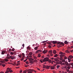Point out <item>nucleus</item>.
<instances>
[{
    "instance_id": "nucleus-1",
    "label": "nucleus",
    "mask_w": 73,
    "mask_h": 73,
    "mask_svg": "<svg viewBox=\"0 0 73 73\" xmlns=\"http://www.w3.org/2000/svg\"><path fill=\"white\" fill-rule=\"evenodd\" d=\"M26 70L28 73H32V72H33V70H32L31 69H29L28 70L26 69Z\"/></svg>"
},
{
    "instance_id": "nucleus-2",
    "label": "nucleus",
    "mask_w": 73,
    "mask_h": 73,
    "mask_svg": "<svg viewBox=\"0 0 73 73\" xmlns=\"http://www.w3.org/2000/svg\"><path fill=\"white\" fill-rule=\"evenodd\" d=\"M7 58H8V59H12V60H13L15 58V57L13 56H10L9 57H7Z\"/></svg>"
},
{
    "instance_id": "nucleus-3",
    "label": "nucleus",
    "mask_w": 73,
    "mask_h": 73,
    "mask_svg": "<svg viewBox=\"0 0 73 73\" xmlns=\"http://www.w3.org/2000/svg\"><path fill=\"white\" fill-rule=\"evenodd\" d=\"M57 44H59V46H60V47H61V45H63V46H64V43L62 42L60 43V42H58L57 43Z\"/></svg>"
},
{
    "instance_id": "nucleus-4",
    "label": "nucleus",
    "mask_w": 73,
    "mask_h": 73,
    "mask_svg": "<svg viewBox=\"0 0 73 73\" xmlns=\"http://www.w3.org/2000/svg\"><path fill=\"white\" fill-rule=\"evenodd\" d=\"M49 60V58L48 57L44 58L43 60V62H45V61H48Z\"/></svg>"
},
{
    "instance_id": "nucleus-5",
    "label": "nucleus",
    "mask_w": 73,
    "mask_h": 73,
    "mask_svg": "<svg viewBox=\"0 0 73 73\" xmlns=\"http://www.w3.org/2000/svg\"><path fill=\"white\" fill-rule=\"evenodd\" d=\"M64 56H65V55H60V58H59V60H62V57H64Z\"/></svg>"
},
{
    "instance_id": "nucleus-6",
    "label": "nucleus",
    "mask_w": 73,
    "mask_h": 73,
    "mask_svg": "<svg viewBox=\"0 0 73 73\" xmlns=\"http://www.w3.org/2000/svg\"><path fill=\"white\" fill-rule=\"evenodd\" d=\"M48 53L50 54L51 56H52L53 54H52V50H50L48 51Z\"/></svg>"
},
{
    "instance_id": "nucleus-7",
    "label": "nucleus",
    "mask_w": 73,
    "mask_h": 73,
    "mask_svg": "<svg viewBox=\"0 0 73 73\" xmlns=\"http://www.w3.org/2000/svg\"><path fill=\"white\" fill-rule=\"evenodd\" d=\"M47 52H48V50H44L43 51V53L44 54H45V53H47Z\"/></svg>"
},
{
    "instance_id": "nucleus-8",
    "label": "nucleus",
    "mask_w": 73,
    "mask_h": 73,
    "mask_svg": "<svg viewBox=\"0 0 73 73\" xmlns=\"http://www.w3.org/2000/svg\"><path fill=\"white\" fill-rule=\"evenodd\" d=\"M68 58H69L70 59H72L73 58V56L72 55H70Z\"/></svg>"
},
{
    "instance_id": "nucleus-9",
    "label": "nucleus",
    "mask_w": 73,
    "mask_h": 73,
    "mask_svg": "<svg viewBox=\"0 0 73 73\" xmlns=\"http://www.w3.org/2000/svg\"><path fill=\"white\" fill-rule=\"evenodd\" d=\"M50 68L51 69H55V67L54 66H51L50 67Z\"/></svg>"
},
{
    "instance_id": "nucleus-10",
    "label": "nucleus",
    "mask_w": 73,
    "mask_h": 73,
    "mask_svg": "<svg viewBox=\"0 0 73 73\" xmlns=\"http://www.w3.org/2000/svg\"><path fill=\"white\" fill-rule=\"evenodd\" d=\"M11 69H12V68H7V72H10V70H11Z\"/></svg>"
},
{
    "instance_id": "nucleus-11",
    "label": "nucleus",
    "mask_w": 73,
    "mask_h": 73,
    "mask_svg": "<svg viewBox=\"0 0 73 73\" xmlns=\"http://www.w3.org/2000/svg\"><path fill=\"white\" fill-rule=\"evenodd\" d=\"M60 54H61L62 55H64V54H65L64 53H63L61 52H60L59 53Z\"/></svg>"
},
{
    "instance_id": "nucleus-12",
    "label": "nucleus",
    "mask_w": 73,
    "mask_h": 73,
    "mask_svg": "<svg viewBox=\"0 0 73 73\" xmlns=\"http://www.w3.org/2000/svg\"><path fill=\"white\" fill-rule=\"evenodd\" d=\"M41 52V51L40 50H38L36 51V53H38V52Z\"/></svg>"
},
{
    "instance_id": "nucleus-13",
    "label": "nucleus",
    "mask_w": 73,
    "mask_h": 73,
    "mask_svg": "<svg viewBox=\"0 0 73 73\" xmlns=\"http://www.w3.org/2000/svg\"><path fill=\"white\" fill-rule=\"evenodd\" d=\"M51 42H52L53 44H56L57 42H56V41H51Z\"/></svg>"
},
{
    "instance_id": "nucleus-14",
    "label": "nucleus",
    "mask_w": 73,
    "mask_h": 73,
    "mask_svg": "<svg viewBox=\"0 0 73 73\" xmlns=\"http://www.w3.org/2000/svg\"><path fill=\"white\" fill-rule=\"evenodd\" d=\"M5 50L1 52L2 54H4L5 53Z\"/></svg>"
},
{
    "instance_id": "nucleus-15",
    "label": "nucleus",
    "mask_w": 73,
    "mask_h": 73,
    "mask_svg": "<svg viewBox=\"0 0 73 73\" xmlns=\"http://www.w3.org/2000/svg\"><path fill=\"white\" fill-rule=\"evenodd\" d=\"M53 53L54 54H56V51L55 50H53Z\"/></svg>"
},
{
    "instance_id": "nucleus-16",
    "label": "nucleus",
    "mask_w": 73,
    "mask_h": 73,
    "mask_svg": "<svg viewBox=\"0 0 73 73\" xmlns=\"http://www.w3.org/2000/svg\"><path fill=\"white\" fill-rule=\"evenodd\" d=\"M65 52H66V53H69L70 52L68 50H67L65 51Z\"/></svg>"
},
{
    "instance_id": "nucleus-17",
    "label": "nucleus",
    "mask_w": 73,
    "mask_h": 73,
    "mask_svg": "<svg viewBox=\"0 0 73 73\" xmlns=\"http://www.w3.org/2000/svg\"><path fill=\"white\" fill-rule=\"evenodd\" d=\"M67 59L68 60V62H70L71 61V59L69 58H68Z\"/></svg>"
},
{
    "instance_id": "nucleus-18",
    "label": "nucleus",
    "mask_w": 73,
    "mask_h": 73,
    "mask_svg": "<svg viewBox=\"0 0 73 73\" xmlns=\"http://www.w3.org/2000/svg\"><path fill=\"white\" fill-rule=\"evenodd\" d=\"M32 33H34V34H33V35H34V36H35V35H36V32H35V31H33L32 32Z\"/></svg>"
},
{
    "instance_id": "nucleus-19",
    "label": "nucleus",
    "mask_w": 73,
    "mask_h": 73,
    "mask_svg": "<svg viewBox=\"0 0 73 73\" xmlns=\"http://www.w3.org/2000/svg\"><path fill=\"white\" fill-rule=\"evenodd\" d=\"M33 60H34V59H32V58H29V61H33Z\"/></svg>"
},
{
    "instance_id": "nucleus-20",
    "label": "nucleus",
    "mask_w": 73,
    "mask_h": 73,
    "mask_svg": "<svg viewBox=\"0 0 73 73\" xmlns=\"http://www.w3.org/2000/svg\"><path fill=\"white\" fill-rule=\"evenodd\" d=\"M9 56H10V55H9V54H7V56L6 57V58H7V57H9Z\"/></svg>"
},
{
    "instance_id": "nucleus-21",
    "label": "nucleus",
    "mask_w": 73,
    "mask_h": 73,
    "mask_svg": "<svg viewBox=\"0 0 73 73\" xmlns=\"http://www.w3.org/2000/svg\"><path fill=\"white\" fill-rule=\"evenodd\" d=\"M49 68H50V66H47V65L46 66V68L47 69H49Z\"/></svg>"
},
{
    "instance_id": "nucleus-22",
    "label": "nucleus",
    "mask_w": 73,
    "mask_h": 73,
    "mask_svg": "<svg viewBox=\"0 0 73 73\" xmlns=\"http://www.w3.org/2000/svg\"><path fill=\"white\" fill-rule=\"evenodd\" d=\"M33 54V53L31 52L29 53V55H30V56H31V55H32Z\"/></svg>"
},
{
    "instance_id": "nucleus-23",
    "label": "nucleus",
    "mask_w": 73,
    "mask_h": 73,
    "mask_svg": "<svg viewBox=\"0 0 73 73\" xmlns=\"http://www.w3.org/2000/svg\"><path fill=\"white\" fill-rule=\"evenodd\" d=\"M68 43V42H67V41L66 40L65 41L64 44H67Z\"/></svg>"
},
{
    "instance_id": "nucleus-24",
    "label": "nucleus",
    "mask_w": 73,
    "mask_h": 73,
    "mask_svg": "<svg viewBox=\"0 0 73 73\" xmlns=\"http://www.w3.org/2000/svg\"><path fill=\"white\" fill-rule=\"evenodd\" d=\"M65 64L66 65H68V62L65 61Z\"/></svg>"
},
{
    "instance_id": "nucleus-25",
    "label": "nucleus",
    "mask_w": 73,
    "mask_h": 73,
    "mask_svg": "<svg viewBox=\"0 0 73 73\" xmlns=\"http://www.w3.org/2000/svg\"><path fill=\"white\" fill-rule=\"evenodd\" d=\"M37 49H38V46H36L34 48L35 50H37Z\"/></svg>"
},
{
    "instance_id": "nucleus-26",
    "label": "nucleus",
    "mask_w": 73,
    "mask_h": 73,
    "mask_svg": "<svg viewBox=\"0 0 73 73\" xmlns=\"http://www.w3.org/2000/svg\"><path fill=\"white\" fill-rule=\"evenodd\" d=\"M24 45H25L24 44H22V46H23V48H22V47H21V49H23V48H24Z\"/></svg>"
},
{
    "instance_id": "nucleus-27",
    "label": "nucleus",
    "mask_w": 73,
    "mask_h": 73,
    "mask_svg": "<svg viewBox=\"0 0 73 73\" xmlns=\"http://www.w3.org/2000/svg\"><path fill=\"white\" fill-rule=\"evenodd\" d=\"M5 61H6V62H7V61H8L9 60L7 58H5Z\"/></svg>"
},
{
    "instance_id": "nucleus-28",
    "label": "nucleus",
    "mask_w": 73,
    "mask_h": 73,
    "mask_svg": "<svg viewBox=\"0 0 73 73\" xmlns=\"http://www.w3.org/2000/svg\"><path fill=\"white\" fill-rule=\"evenodd\" d=\"M57 56H58V54H56L54 55V57H57Z\"/></svg>"
},
{
    "instance_id": "nucleus-29",
    "label": "nucleus",
    "mask_w": 73,
    "mask_h": 73,
    "mask_svg": "<svg viewBox=\"0 0 73 73\" xmlns=\"http://www.w3.org/2000/svg\"><path fill=\"white\" fill-rule=\"evenodd\" d=\"M26 64L27 65H28V64H29V62L28 61H27L26 62Z\"/></svg>"
},
{
    "instance_id": "nucleus-30",
    "label": "nucleus",
    "mask_w": 73,
    "mask_h": 73,
    "mask_svg": "<svg viewBox=\"0 0 73 73\" xmlns=\"http://www.w3.org/2000/svg\"><path fill=\"white\" fill-rule=\"evenodd\" d=\"M29 61H29L30 63H33V61H32V60H29Z\"/></svg>"
},
{
    "instance_id": "nucleus-31",
    "label": "nucleus",
    "mask_w": 73,
    "mask_h": 73,
    "mask_svg": "<svg viewBox=\"0 0 73 73\" xmlns=\"http://www.w3.org/2000/svg\"><path fill=\"white\" fill-rule=\"evenodd\" d=\"M46 66H45V65H43V68H46Z\"/></svg>"
},
{
    "instance_id": "nucleus-32",
    "label": "nucleus",
    "mask_w": 73,
    "mask_h": 73,
    "mask_svg": "<svg viewBox=\"0 0 73 73\" xmlns=\"http://www.w3.org/2000/svg\"><path fill=\"white\" fill-rule=\"evenodd\" d=\"M68 73H73V71H70L69 72H68Z\"/></svg>"
},
{
    "instance_id": "nucleus-33",
    "label": "nucleus",
    "mask_w": 73,
    "mask_h": 73,
    "mask_svg": "<svg viewBox=\"0 0 73 73\" xmlns=\"http://www.w3.org/2000/svg\"><path fill=\"white\" fill-rule=\"evenodd\" d=\"M27 70H24L23 71V73H27Z\"/></svg>"
},
{
    "instance_id": "nucleus-34",
    "label": "nucleus",
    "mask_w": 73,
    "mask_h": 73,
    "mask_svg": "<svg viewBox=\"0 0 73 73\" xmlns=\"http://www.w3.org/2000/svg\"><path fill=\"white\" fill-rule=\"evenodd\" d=\"M38 57H41V55L40 54H38Z\"/></svg>"
},
{
    "instance_id": "nucleus-35",
    "label": "nucleus",
    "mask_w": 73,
    "mask_h": 73,
    "mask_svg": "<svg viewBox=\"0 0 73 73\" xmlns=\"http://www.w3.org/2000/svg\"><path fill=\"white\" fill-rule=\"evenodd\" d=\"M60 66L58 65L57 66V69H58V68H59V67H60Z\"/></svg>"
},
{
    "instance_id": "nucleus-36",
    "label": "nucleus",
    "mask_w": 73,
    "mask_h": 73,
    "mask_svg": "<svg viewBox=\"0 0 73 73\" xmlns=\"http://www.w3.org/2000/svg\"><path fill=\"white\" fill-rule=\"evenodd\" d=\"M52 61V60H48V62L49 63H50Z\"/></svg>"
},
{
    "instance_id": "nucleus-37",
    "label": "nucleus",
    "mask_w": 73,
    "mask_h": 73,
    "mask_svg": "<svg viewBox=\"0 0 73 73\" xmlns=\"http://www.w3.org/2000/svg\"><path fill=\"white\" fill-rule=\"evenodd\" d=\"M60 64H62V62L61 61H60L59 62Z\"/></svg>"
},
{
    "instance_id": "nucleus-38",
    "label": "nucleus",
    "mask_w": 73,
    "mask_h": 73,
    "mask_svg": "<svg viewBox=\"0 0 73 73\" xmlns=\"http://www.w3.org/2000/svg\"><path fill=\"white\" fill-rule=\"evenodd\" d=\"M62 61L63 62H64L65 61V60L64 59H62Z\"/></svg>"
},
{
    "instance_id": "nucleus-39",
    "label": "nucleus",
    "mask_w": 73,
    "mask_h": 73,
    "mask_svg": "<svg viewBox=\"0 0 73 73\" xmlns=\"http://www.w3.org/2000/svg\"><path fill=\"white\" fill-rule=\"evenodd\" d=\"M20 65V63H17V66H18V65Z\"/></svg>"
},
{
    "instance_id": "nucleus-40",
    "label": "nucleus",
    "mask_w": 73,
    "mask_h": 73,
    "mask_svg": "<svg viewBox=\"0 0 73 73\" xmlns=\"http://www.w3.org/2000/svg\"><path fill=\"white\" fill-rule=\"evenodd\" d=\"M54 60L55 61H57V59L56 58H54Z\"/></svg>"
},
{
    "instance_id": "nucleus-41",
    "label": "nucleus",
    "mask_w": 73,
    "mask_h": 73,
    "mask_svg": "<svg viewBox=\"0 0 73 73\" xmlns=\"http://www.w3.org/2000/svg\"><path fill=\"white\" fill-rule=\"evenodd\" d=\"M36 61H37V60H34L33 61V62H36Z\"/></svg>"
},
{
    "instance_id": "nucleus-42",
    "label": "nucleus",
    "mask_w": 73,
    "mask_h": 73,
    "mask_svg": "<svg viewBox=\"0 0 73 73\" xmlns=\"http://www.w3.org/2000/svg\"><path fill=\"white\" fill-rule=\"evenodd\" d=\"M64 59H65V60H66V59H67V57H66V56H65L64 58Z\"/></svg>"
},
{
    "instance_id": "nucleus-43",
    "label": "nucleus",
    "mask_w": 73,
    "mask_h": 73,
    "mask_svg": "<svg viewBox=\"0 0 73 73\" xmlns=\"http://www.w3.org/2000/svg\"><path fill=\"white\" fill-rule=\"evenodd\" d=\"M22 55H23V57H24L25 56V54H24V53H22Z\"/></svg>"
},
{
    "instance_id": "nucleus-44",
    "label": "nucleus",
    "mask_w": 73,
    "mask_h": 73,
    "mask_svg": "<svg viewBox=\"0 0 73 73\" xmlns=\"http://www.w3.org/2000/svg\"><path fill=\"white\" fill-rule=\"evenodd\" d=\"M27 49H30V47H29V46H28L27 47Z\"/></svg>"
},
{
    "instance_id": "nucleus-45",
    "label": "nucleus",
    "mask_w": 73,
    "mask_h": 73,
    "mask_svg": "<svg viewBox=\"0 0 73 73\" xmlns=\"http://www.w3.org/2000/svg\"><path fill=\"white\" fill-rule=\"evenodd\" d=\"M34 59H37V57H35V56H34Z\"/></svg>"
},
{
    "instance_id": "nucleus-46",
    "label": "nucleus",
    "mask_w": 73,
    "mask_h": 73,
    "mask_svg": "<svg viewBox=\"0 0 73 73\" xmlns=\"http://www.w3.org/2000/svg\"><path fill=\"white\" fill-rule=\"evenodd\" d=\"M2 66H3L4 67V66H5V64H2Z\"/></svg>"
},
{
    "instance_id": "nucleus-47",
    "label": "nucleus",
    "mask_w": 73,
    "mask_h": 73,
    "mask_svg": "<svg viewBox=\"0 0 73 73\" xmlns=\"http://www.w3.org/2000/svg\"><path fill=\"white\" fill-rule=\"evenodd\" d=\"M11 50L12 51H14V50H15V48H12Z\"/></svg>"
},
{
    "instance_id": "nucleus-48",
    "label": "nucleus",
    "mask_w": 73,
    "mask_h": 73,
    "mask_svg": "<svg viewBox=\"0 0 73 73\" xmlns=\"http://www.w3.org/2000/svg\"><path fill=\"white\" fill-rule=\"evenodd\" d=\"M10 73H12V72H13V71L11 70H10Z\"/></svg>"
},
{
    "instance_id": "nucleus-49",
    "label": "nucleus",
    "mask_w": 73,
    "mask_h": 73,
    "mask_svg": "<svg viewBox=\"0 0 73 73\" xmlns=\"http://www.w3.org/2000/svg\"><path fill=\"white\" fill-rule=\"evenodd\" d=\"M10 54L12 55H13V52H11Z\"/></svg>"
},
{
    "instance_id": "nucleus-50",
    "label": "nucleus",
    "mask_w": 73,
    "mask_h": 73,
    "mask_svg": "<svg viewBox=\"0 0 73 73\" xmlns=\"http://www.w3.org/2000/svg\"><path fill=\"white\" fill-rule=\"evenodd\" d=\"M24 60V58L23 57L21 59V61H23Z\"/></svg>"
},
{
    "instance_id": "nucleus-51",
    "label": "nucleus",
    "mask_w": 73,
    "mask_h": 73,
    "mask_svg": "<svg viewBox=\"0 0 73 73\" xmlns=\"http://www.w3.org/2000/svg\"><path fill=\"white\" fill-rule=\"evenodd\" d=\"M48 47L49 48H51V47H52V46H50V45H49V46H48Z\"/></svg>"
},
{
    "instance_id": "nucleus-52",
    "label": "nucleus",
    "mask_w": 73,
    "mask_h": 73,
    "mask_svg": "<svg viewBox=\"0 0 73 73\" xmlns=\"http://www.w3.org/2000/svg\"><path fill=\"white\" fill-rule=\"evenodd\" d=\"M40 62H41L42 63V62H42V61L41 60H40Z\"/></svg>"
},
{
    "instance_id": "nucleus-53",
    "label": "nucleus",
    "mask_w": 73,
    "mask_h": 73,
    "mask_svg": "<svg viewBox=\"0 0 73 73\" xmlns=\"http://www.w3.org/2000/svg\"><path fill=\"white\" fill-rule=\"evenodd\" d=\"M18 56L19 57H21V55H19Z\"/></svg>"
},
{
    "instance_id": "nucleus-54",
    "label": "nucleus",
    "mask_w": 73,
    "mask_h": 73,
    "mask_svg": "<svg viewBox=\"0 0 73 73\" xmlns=\"http://www.w3.org/2000/svg\"><path fill=\"white\" fill-rule=\"evenodd\" d=\"M27 60V59H26L25 60H24L23 61L24 62H25V61H26Z\"/></svg>"
},
{
    "instance_id": "nucleus-55",
    "label": "nucleus",
    "mask_w": 73,
    "mask_h": 73,
    "mask_svg": "<svg viewBox=\"0 0 73 73\" xmlns=\"http://www.w3.org/2000/svg\"><path fill=\"white\" fill-rule=\"evenodd\" d=\"M70 64H71V65H72V66H73V63H70Z\"/></svg>"
},
{
    "instance_id": "nucleus-56",
    "label": "nucleus",
    "mask_w": 73,
    "mask_h": 73,
    "mask_svg": "<svg viewBox=\"0 0 73 73\" xmlns=\"http://www.w3.org/2000/svg\"><path fill=\"white\" fill-rule=\"evenodd\" d=\"M68 66H70V64L68 63Z\"/></svg>"
},
{
    "instance_id": "nucleus-57",
    "label": "nucleus",
    "mask_w": 73,
    "mask_h": 73,
    "mask_svg": "<svg viewBox=\"0 0 73 73\" xmlns=\"http://www.w3.org/2000/svg\"><path fill=\"white\" fill-rule=\"evenodd\" d=\"M56 64H59V62H56Z\"/></svg>"
},
{
    "instance_id": "nucleus-58",
    "label": "nucleus",
    "mask_w": 73,
    "mask_h": 73,
    "mask_svg": "<svg viewBox=\"0 0 73 73\" xmlns=\"http://www.w3.org/2000/svg\"><path fill=\"white\" fill-rule=\"evenodd\" d=\"M67 68L68 69H70V66H68L67 67Z\"/></svg>"
},
{
    "instance_id": "nucleus-59",
    "label": "nucleus",
    "mask_w": 73,
    "mask_h": 73,
    "mask_svg": "<svg viewBox=\"0 0 73 73\" xmlns=\"http://www.w3.org/2000/svg\"><path fill=\"white\" fill-rule=\"evenodd\" d=\"M23 72V70H20V73H21V72Z\"/></svg>"
},
{
    "instance_id": "nucleus-60",
    "label": "nucleus",
    "mask_w": 73,
    "mask_h": 73,
    "mask_svg": "<svg viewBox=\"0 0 73 73\" xmlns=\"http://www.w3.org/2000/svg\"><path fill=\"white\" fill-rule=\"evenodd\" d=\"M8 72H8V71H7H7L5 72V73H8Z\"/></svg>"
},
{
    "instance_id": "nucleus-61",
    "label": "nucleus",
    "mask_w": 73,
    "mask_h": 73,
    "mask_svg": "<svg viewBox=\"0 0 73 73\" xmlns=\"http://www.w3.org/2000/svg\"><path fill=\"white\" fill-rule=\"evenodd\" d=\"M32 56H31V55H30V56H29V58H31V57H32Z\"/></svg>"
},
{
    "instance_id": "nucleus-62",
    "label": "nucleus",
    "mask_w": 73,
    "mask_h": 73,
    "mask_svg": "<svg viewBox=\"0 0 73 73\" xmlns=\"http://www.w3.org/2000/svg\"><path fill=\"white\" fill-rule=\"evenodd\" d=\"M42 42L44 44V42H45V41H43Z\"/></svg>"
},
{
    "instance_id": "nucleus-63",
    "label": "nucleus",
    "mask_w": 73,
    "mask_h": 73,
    "mask_svg": "<svg viewBox=\"0 0 73 73\" xmlns=\"http://www.w3.org/2000/svg\"><path fill=\"white\" fill-rule=\"evenodd\" d=\"M69 70H68V69H67V71L68 72H69Z\"/></svg>"
},
{
    "instance_id": "nucleus-64",
    "label": "nucleus",
    "mask_w": 73,
    "mask_h": 73,
    "mask_svg": "<svg viewBox=\"0 0 73 73\" xmlns=\"http://www.w3.org/2000/svg\"><path fill=\"white\" fill-rule=\"evenodd\" d=\"M0 73H4V72L2 71L0 72Z\"/></svg>"
}]
</instances>
